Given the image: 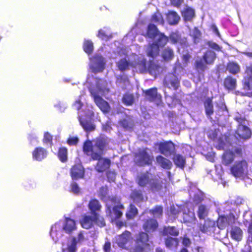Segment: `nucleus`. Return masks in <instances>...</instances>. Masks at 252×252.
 Returning a JSON list of instances; mask_svg holds the SVG:
<instances>
[{
	"mask_svg": "<svg viewBox=\"0 0 252 252\" xmlns=\"http://www.w3.org/2000/svg\"><path fill=\"white\" fill-rule=\"evenodd\" d=\"M86 140L83 145V152L85 155L90 157L93 160H97L95 169L98 172H103L108 170L111 165V160L108 158H102L104 151L108 145L107 139L104 137H98L94 141Z\"/></svg>",
	"mask_w": 252,
	"mask_h": 252,
	"instance_id": "f257e3e1",
	"label": "nucleus"
},
{
	"mask_svg": "<svg viewBox=\"0 0 252 252\" xmlns=\"http://www.w3.org/2000/svg\"><path fill=\"white\" fill-rule=\"evenodd\" d=\"M111 203V205H106V216L110 219L111 222L116 221L123 216L125 207L121 202V198L116 195L112 196Z\"/></svg>",
	"mask_w": 252,
	"mask_h": 252,
	"instance_id": "f03ea898",
	"label": "nucleus"
},
{
	"mask_svg": "<svg viewBox=\"0 0 252 252\" xmlns=\"http://www.w3.org/2000/svg\"><path fill=\"white\" fill-rule=\"evenodd\" d=\"M134 252H150L152 251L150 237L146 232L139 231L135 235Z\"/></svg>",
	"mask_w": 252,
	"mask_h": 252,
	"instance_id": "7ed1b4c3",
	"label": "nucleus"
},
{
	"mask_svg": "<svg viewBox=\"0 0 252 252\" xmlns=\"http://www.w3.org/2000/svg\"><path fill=\"white\" fill-rule=\"evenodd\" d=\"M216 58L217 55L214 51L210 49L206 50L202 55L201 59L195 61V70L198 72H204L208 68L207 65L213 64Z\"/></svg>",
	"mask_w": 252,
	"mask_h": 252,
	"instance_id": "20e7f679",
	"label": "nucleus"
},
{
	"mask_svg": "<svg viewBox=\"0 0 252 252\" xmlns=\"http://www.w3.org/2000/svg\"><path fill=\"white\" fill-rule=\"evenodd\" d=\"M148 149H139L134 154L135 163L139 166L151 165L154 160L153 157L148 152Z\"/></svg>",
	"mask_w": 252,
	"mask_h": 252,
	"instance_id": "39448f33",
	"label": "nucleus"
},
{
	"mask_svg": "<svg viewBox=\"0 0 252 252\" xmlns=\"http://www.w3.org/2000/svg\"><path fill=\"white\" fill-rule=\"evenodd\" d=\"M94 116L93 111H87L78 117L80 125L84 131L87 133L93 131L95 129V126L93 122Z\"/></svg>",
	"mask_w": 252,
	"mask_h": 252,
	"instance_id": "423d86ee",
	"label": "nucleus"
},
{
	"mask_svg": "<svg viewBox=\"0 0 252 252\" xmlns=\"http://www.w3.org/2000/svg\"><path fill=\"white\" fill-rule=\"evenodd\" d=\"M94 223L100 227H103L105 225L104 219L103 217H98L96 216L85 215L80 220L82 227L85 229L91 228Z\"/></svg>",
	"mask_w": 252,
	"mask_h": 252,
	"instance_id": "0eeeda50",
	"label": "nucleus"
},
{
	"mask_svg": "<svg viewBox=\"0 0 252 252\" xmlns=\"http://www.w3.org/2000/svg\"><path fill=\"white\" fill-rule=\"evenodd\" d=\"M248 163L245 159L237 161L230 168V173L235 177H243L248 171Z\"/></svg>",
	"mask_w": 252,
	"mask_h": 252,
	"instance_id": "6e6552de",
	"label": "nucleus"
},
{
	"mask_svg": "<svg viewBox=\"0 0 252 252\" xmlns=\"http://www.w3.org/2000/svg\"><path fill=\"white\" fill-rule=\"evenodd\" d=\"M243 88L247 92V95L252 96V64L246 66L243 80Z\"/></svg>",
	"mask_w": 252,
	"mask_h": 252,
	"instance_id": "1a4fd4ad",
	"label": "nucleus"
},
{
	"mask_svg": "<svg viewBox=\"0 0 252 252\" xmlns=\"http://www.w3.org/2000/svg\"><path fill=\"white\" fill-rule=\"evenodd\" d=\"M207 136L210 140L213 141L217 140L218 143V149L222 150L224 149L225 146L224 139H226V136L220 133L219 128L209 129L207 131Z\"/></svg>",
	"mask_w": 252,
	"mask_h": 252,
	"instance_id": "9d476101",
	"label": "nucleus"
},
{
	"mask_svg": "<svg viewBox=\"0 0 252 252\" xmlns=\"http://www.w3.org/2000/svg\"><path fill=\"white\" fill-rule=\"evenodd\" d=\"M237 220V217L231 212L228 215H219L217 220V224L220 229H223L227 226L234 224Z\"/></svg>",
	"mask_w": 252,
	"mask_h": 252,
	"instance_id": "9b49d317",
	"label": "nucleus"
},
{
	"mask_svg": "<svg viewBox=\"0 0 252 252\" xmlns=\"http://www.w3.org/2000/svg\"><path fill=\"white\" fill-rule=\"evenodd\" d=\"M235 154L241 155V148H236L234 151L230 150L225 151L221 157L222 164L225 165H228L232 163L235 159Z\"/></svg>",
	"mask_w": 252,
	"mask_h": 252,
	"instance_id": "f8f14e48",
	"label": "nucleus"
},
{
	"mask_svg": "<svg viewBox=\"0 0 252 252\" xmlns=\"http://www.w3.org/2000/svg\"><path fill=\"white\" fill-rule=\"evenodd\" d=\"M145 97L147 100L150 102L156 103L159 105L161 103L162 96L158 93V89L154 87L144 91Z\"/></svg>",
	"mask_w": 252,
	"mask_h": 252,
	"instance_id": "ddd939ff",
	"label": "nucleus"
},
{
	"mask_svg": "<svg viewBox=\"0 0 252 252\" xmlns=\"http://www.w3.org/2000/svg\"><path fill=\"white\" fill-rule=\"evenodd\" d=\"M158 149L160 153L166 156L174 155L175 152V145L171 141L160 143Z\"/></svg>",
	"mask_w": 252,
	"mask_h": 252,
	"instance_id": "4468645a",
	"label": "nucleus"
},
{
	"mask_svg": "<svg viewBox=\"0 0 252 252\" xmlns=\"http://www.w3.org/2000/svg\"><path fill=\"white\" fill-rule=\"evenodd\" d=\"M168 38L169 40L173 44H179L182 47H188L189 45L187 38L185 37H182L178 31L171 32Z\"/></svg>",
	"mask_w": 252,
	"mask_h": 252,
	"instance_id": "2eb2a0df",
	"label": "nucleus"
},
{
	"mask_svg": "<svg viewBox=\"0 0 252 252\" xmlns=\"http://www.w3.org/2000/svg\"><path fill=\"white\" fill-rule=\"evenodd\" d=\"M159 226L157 220L154 218H149L145 220L142 224V228L144 232L147 234L152 233L156 231Z\"/></svg>",
	"mask_w": 252,
	"mask_h": 252,
	"instance_id": "dca6fc26",
	"label": "nucleus"
},
{
	"mask_svg": "<svg viewBox=\"0 0 252 252\" xmlns=\"http://www.w3.org/2000/svg\"><path fill=\"white\" fill-rule=\"evenodd\" d=\"M70 174L72 180L82 179L85 176V169L81 163H75L70 168Z\"/></svg>",
	"mask_w": 252,
	"mask_h": 252,
	"instance_id": "f3484780",
	"label": "nucleus"
},
{
	"mask_svg": "<svg viewBox=\"0 0 252 252\" xmlns=\"http://www.w3.org/2000/svg\"><path fill=\"white\" fill-rule=\"evenodd\" d=\"M164 84L168 88L172 87L177 90L180 86V80L175 74L169 73L164 78Z\"/></svg>",
	"mask_w": 252,
	"mask_h": 252,
	"instance_id": "a211bd4d",
	"label": "nucleus"
},
{
	"mask_svg": "<svg viewBox=\"0 0 252 252\" xmlns=\"http://www.w3.org/2000/svg\"><path fill=\"white\" fill-rule=\"evenodd\" d=\"M105 62L101 56H95L94 58L93 64L91 66L92 71L96 74L102 72L105 68Z\"/></svg>",
	"mask_w": 252,
	"mask_h": 252,
	"instance_id": "6ab92c4d",
	"label": "nucleus"
},
{
	"mask_svg": "<svg viewBox=\"0 0 252 252\" xmlns=\"http://www.w3.org/2000/svg\"><path fill=\"white\" fill-rule=\"evenodd\" d=\"M251 129L246 126H238L234 133L235 137L238 139H248L251 137Z\"/></svg>",
	"mask_w": 252,
	"mask_h": 252,
	"instance_id": "aec40b11",
	"label": "nucleus"
},
{
	"mask_svg": "<svg viewBox=\"0 0 252 252\" xmlns=\"http://www.w3.org/2000/svg\"><path fill=\"white\" fill-rule=\"evenodd\" d=\"M88 208L92 215L101 217L98 213L101 211L102 206L97 199L92 198L90 199L88 204Z\"/></svg>",
	"mask_w": 252,
	"mask_h": 252,
	"instance_id": "412c9836",
	"label": "nucleus"
},
{
	"mask_svg": "<svg viewBox=\"0 0 252 252\" xmlns=\"http://www.w3.org/2000/svg\"><path fill=\"white\" fill-rule=\"evenodd\" d=\"M131 233L128 231H125L120 235L116 237V243L118 246L123 249L126 248V245L128 242Z\"/></svg>",
	"mask_w": 252,
	"mask_h": 252,
	"instance_id": "4be33fe9",
	"label": "nucleus"
},
{
	"mask_svg": "<svg viewBox=\"0 0 252 252\" xmlns=\"http://www.w3.org/2000/svg\"><path fill=\"white\" fill-rule=\"evenodd\" d=\"M160 49L159 45L156 42L148 44L146 50V53L148 57L153 59H156L159 55Z\"/></svg>",
	"mask_w": 252,
	"mask_h": 252,
	"instance_id": "5701e85b",
	"label": "nucleus"
},
{
	"mask_svg": "<svg viewBox=\"0 0 252 252\" xmlns=\"http://www.w3.org/2000/svg\"><path fill=\"white\" fill-rule=\"evenodd\" d=\"M150 174L148 171H146L138 175L136 179L137 185L141 187L149 186L152 179L150 177Z\"/></svg>",
	"mask_w": 252,
	"mask_h": 252,
	"instance_id": "b1692460",
	"label": "nucleus"
},
{
	"mask_svg": "<svg viewBox=\"0 0 252 252\" xmlns=\"http://www.w3.org/2000/svg\"><path fill=\"white\" fill-rule=\"evenodd\" d=\"M147 61L145 58L138 59L131 64V67L138 70L140 73H147Z\"/></svg>",
	"mask_w": 252,
	"mask_h": 252,
	"instance_id": "393cba45",
	"label": "nucleus"
},
{
	"mask_svg": "<svg viewBox=\"0 0 252 252\" xmlns=\"http://www.w3.org/2000/svg\"><path fill=\"white\" fill-rule=\"evenodd\" d=\"M63 229L66 233L71 234L77 229L75 220L70 218H65Z\"/></svg>",
	"mask_w": 252,
	"mask_h": 252,
	"instance_id": "a878e982",
	"label": "nucleus"
},
{
	"mask_svg": "<svg viewBox=\"0 0 252 252\" xmlns=\"http://www.w3.org/2000/svg\"><path fill=\"white\" fill-rule=\"evenodd\" d=\"M47 150L42 147H36L32 152V158L34 160L41 161L47 156Z\"/></svg>",
	"mask_w": 252,
	"mask_h": 252,
	"instance_id": "bb28decb",
	"label": "nucleus"
},
{
	"mask_svg": "<svg viewBox=\"0 0 252 252\" xmlns=\"http://www.w3.org/2000/svg\"><path fill=\"white\" fill-rule=\"evenodd\" d=\"M160 32L157 26L154 24L150 23L147 26L146 32L144 35L153 39L158 36Z\"/></svg>",
	"mask_w": 252,
	"mask_h": 252,
	"instance_id": "cd10ccee",
	"label": "nucleus"
},
{
	"mask_svg": "<svg viewBox=\"0 0 252 252\" xmlns=\"http://www.w3.org/2000/svg\"><path fill=\"white\" fill-rule=\"evenodd\" d=\"M149 187L152 192H158L163 189V183L160 179L153 178L151 179Z\"/></svg>",
	"mask_w": 252,
	"mask_h": 252,
	"instance_id": "c85d7f7f",
	"label": "nucleus"
},
{
	"mask_svg": "<svg viewBox=\"0 0 252 252\" xmlns=\"http://www.w3.org/2000/svg\"><path fill=\"white\" fill-rule=\"evenodd\" d=\"M230 235L232 239L239 242L243 237V232L238 226H233L230 231Z\"/></svg>",
	"mask_w": 252,
	"mask_h": 252,
	"instance_id": "c756f323",
	"label": "nucleus"
},
{
	"mask_svg": "<svg viewBox=\"0 0 252 252\" xmlns=\"http://www.w3.org/2000/svg\"><path fill=\"white\" fill-rule=\"evenodd\" d=\"M160 68V66L155 63L153 60H150L148 64L147 72L155 76L159 73Z\"/></svg>",
	"mask_w": 252,
	"mask_h": 252,
	"instance_id": "7c9ffc66",
	"label": "nucleus"
},
{
	"mask_svg": "<svg viewBox=\"0 0 252 252\" xmlns=\"http://www.w3.org/2000/svg\"><path fill=\"white\" fill-rule=\"evenodd\" d=\"M161 235L164 236H172L174 237L178 236L179 234L178 229L175 226H164L162 230L160 231Z\"/></svg>",
	"mask_w": 252,
	"mask_h": 252,
	"instance_id": "2f4dec72",
	"label": "nucleus"
},
{
	"mask_svg": "<svg viewBox=\"0 0 252 252\" xmlns=\"http://www.w3.org/2000/svg\"><path fill=\"white\" fill-rule=\"evenodd\" d=\"M237 86V80L231 76H227L223 81L224 87L228 90H234Z\"/></svg>",
	"mask_w": 252,
	"mask_h": 252,
	"instance_id": "473e14b6",
	"label": "nucleus"
},
{
	"mask_svg": "<svg viewBox=\"0 0 252 252\" xmlns=\"http://www.w3.org/2000/svg\"><path fill=\"white\" fill-rule=\"evenodd\" d=\"M157 163L163 169H170L172 167L171 161L162 156L159 155L156 157Z\"/></svg>",
	"mask_w": 252,
	"mask_h": 252,
	"instance_id": "72a5a7b5",
	"label": "nucleus"
},
{
	"mask_svg": "<svg viewBox=\"0 0 252 252\" xmlns=\"http://www.w3.org/2000/svg\"><path fill=\"white\" fill-rule=\"evenodd\" d=\"M161 56L164 62H169L174 57V52L173 49L169 47L165 48L161 52Z\"/></svg>",
	"mask_w": 252,
	"mask_h": 252,
	"instance_id": "f704fd0d",
	"label": "nucleus"
},
{
	"mask_svg": "<svg viewBox=\"0 0 252 252\" xmlns=\"http://www.w3.org/2000/svg\"><path fill=\"white\" fill-rule=\"evenodd\" d=\"M98 196L99 198L104 202L110 201L111 202L110 196L108 195V188L107 186H102L99 189Z\"/></svg>",
	"mask_w": 252,
	"mask_h": 252,
	"instance_id": "c9c22d12",
	"label": "nucleus"
},
{
	"mask_svg": "<svg viewBox=\"0 0 252 252\" xmlns=\"http://www.w3.org/2000/svg\"><path fill=\"white\" fill-rule=\"evenodd\" d=\"M94 102L101 110H108L109 105L101 96L98 95L94 96Z\"/></svg>",
	"mask_w": 252,
	"mask_h": 252,
	"instance_id": "e433bc0d",
	"label": "nucleus"
},
{
	"mask_svg": "<svg viewBox=\"0 0 252 252\" xmlns=\"http://www.w3.org/2000/svg\"><path fill=\"white\" fill-rule=\"evenodd\" d=\"M214 221L209 219L204 220L203 223H199L198 227L200 231L206 233L214 226Z\"/></svg>",
	"mask_w": 252,
	"mask_h": 252,
	"instance_id": "4c0bfd02",
	"label": "nucleus"
},
{
	"mask_svg": "<svg viewBox=\"0 0 252 252\" xmlns=\"http://www.w3.org/2000/svg\"><path fill=\"white\" fill-rule=\"evenodd\" d=\"M182 15L185 21H191L195 17V11L193 8L187 7L182 12Z\"/></svg>",
	"mask_w": 252,
	"mask_h": 252,
	"instance_id": "58836bf2",
	"label": "nucleus"
},
{
	"mask_svg": "<svg viewBox=\"0 0 252 252\" xmlns=\"http://www.w3.org/2000/svg\"><path fill=\"white\" fill-rule=\"evenodd\" d=\"M173 161L175 165L181 169H183L186 165V158L180 154H175L173 158Z\"/></svg>",
	"mask_w": 252,
	"mask_h": 252,
	"instance_id": "ea45409f",
	"label": "nucleus"
},
{
	"mask_svg": "<svg viewBox=\"0 0 252 252\" xmlns=\"http://www.w3.org/2000/svg\"><path fill=\"white\" fill-rule=\"evenodd\" d=\"M131 64H132V62H129L126 59V58H124L121 59L117 63V66L119 70L121 71H124L128 69L129 66L131 67Z\"/></svg>",
	"mask_w": 252,
	"mask_h": 252,
	"instance_id": "a19ab883",
	"label": "nucleus"
},
{
	"mask_svg": "<svg viewBox=\"0 0 252 252\" xmlns=\"http://www.w3.org/2000/svg\"><path fill=\"white\" fill-rule=\"evenodd\" d=\"M226 70L231 74L235 75L240 71V66L236 62H229L226 65Z\"/></svg>",
	"mask_w": 252,
	"mask_h": 252,
	"instance_id": "79ce46f5",
	"label": "nucleus"
},
{
	"mask_svg": "<svg viewBox=\"0 0 252 252\" xmlns=\"http://www.w3.org/2000/svg\"><path fill=\"white\" fill-rule=\"evenodd\" d=\"M57 157L62 162H65L68 159V150L64 147H60L57 152Z\"/></svg>",
	"mask_w": 252,
	"mask_h": 252,
	"instance_id": "37998d69",
	"label": "nucleus"
},
{
	"mask_svg": "<svg viewBox=\"0 0 252 252\" xmlns=\"http://www.w3.org/2000/svg\"><path fill=\"white\" fill-rule=\"evenodd\" d=\"M138 213L137 208L134 205L130 204L126 213V218L127 220H133L138 215Z\"/></svg>",
	"mask_w": 252,
	"mask_h": 252,
	"instance_id": "c03bdc74",
	"label": "nucleus"
},
{
	"mask_svg": "<svg viewBox=\"0 0 252 252\" xmlns=\"http://www.w3.org/2000/svg\"><path fill=\"white\" fill-rule=\"evenodd\" d=\"M197 213L198 217L200 220H204L209 214V210L207 206L204 204L199 205Z\"/></svg>",
	"mask_w": 252,
	"mask_h": 252,
	"instance_id": "a18cd8bd",
	"label": "nucleus"
},
{
	"mask_svg": "<svg viewBox=\"0 0 252 252\" xmlns=\"http://www.w3.org/2000/svg\"><path fill=\"white\" fill-rule=\"evenodd\" d=\"M179 240L177 238L168 237L165 240V244L169 249H176L179 246Z\"/></svg>",
	"mask_w": 252,
	"mask_h": 252,
	"instance_id": "49530a36",
	"label": "nucleus"
},
{
	"mask_svg": "<svg viewBox=\"0 0 252 252\" xmlns=\"http://www.w3.org/2000/svg\"><path fill=\"white\" fill-rule=\"evenodd\" d=\"M180 19V17L175 11L169 12L167 15V21L169 24L171 25L177 24Z\"/></svg>",
	"mask_w": 252,
	"mask_h": 252,
	"instance_id": "de8ad7c7",
	"label": "nucleus"
},
{
	"mask_svg": "<svg viewBox=\"0 0 252 252\" xmlns=\"http://www.w3.org/2000/svg\"><path fill=\"white\" fill-rule=\"evenodd\" d=\"M77 241L76 238L73 237L70 244L67 245L66 248L62 249V252H76Z\"/></svg>",
	"mask_w": 252,
	"mask_h": 252,
	"instance_id": "09e8293b",
	"label": "nucleus"
},
{
	"mask_svg": "<svg viewBox=\"0 0 252 252\" xmlns=\"http://www.w3.org/2000/svg\"><path fill=\"white\" fill-rule=\"evenodd\" d=\"M131 198L137 202H142L144 200V196L141 190L135 189L131 193Z\"/></svg>",
	"mask_w": 252,
	"mask_h": 252,
	"instance_id": "8fccbe9b",
	"label": "nucleus"
},
{
	"mask_svg": "<svg viewBox=\"0 0 252 252\" xmlns=\"http://www.w3.org/2000/svg\"><path fill=\"white\" fill-rule=\"evenodd\" d=\"M158 36L156 43L159 45V47H164L169 41L168 36H166L164 33L160 32L158 35Z\"/></svg>",
	"mask_w": 252,
	"mask_h": 252,
	"instance_id": "3c124183",
	"label": "nucleus"
},
{
	"mask_svg": "<svg viewBox=\"0 0 252 252\" xmlns=\"http://www.w3.org/2000/svg\"><path fill=\"white\" fill-rule=\"evenodd\" d=\"M84 52L88 55H91L94 50V44L91 40H85L83 45Z\"/></svg>",
	"mask_w": 252,
	"mask_h": 252,
	"instance_id": "603ef678",
	"label": "nucleus"
},
{
	"mask_svg": "<svg viewBox=\"0 0 252 252\" xmlns=\"http://www.w3.org/2000/svg\"><path fill=\"white\" fill-rule=\"evenodd\" d=\"M151 21L157 24L163 25L164 21L162 14L158 11L155 12L151 17Z\"/></svg>",
	"mask_w": 252,
	"mask_h": 252,
	"instance_id": "864d4df0",
	"label": "nucleus"
},
{
	"mask_svg": "<svg viewBox=\"0 0 252 252\" xmlns=\"http://www.w3.org/2000/svg\"><path fill=\"white\" fill-rule=\"evenodd\" d=\"M183 220L185 223L192 222L196 220L195 214L192 212H185L183 215Z\"/></svg>",
	"mask_w": 252,
	"mask_h": 252,
	"instance_id": "5fc2aeb1",
	"label": "nucleus"
},
{
	"mask_svg": "<svg viewBox=\"0 0 252 252\" xmlns=\"http://www.w3.org/2000/svg\"><path fill=\"white\" fill-rule=\"evenodd\" d=\"M97 36L102 40H108L111 39L113 35L106 30L100 29L98 31Z\"/></svg>",
	"mask_w": 252,
	"mask_h": 252,
	"instance_id": "6e6d98bb",
	"label": "nucleus"
},
{
	"mask_svg": "<svg viewBox=\"0 0 252 252\" xmlns=\"http://www.w3.org/2000/svg\"><path fill=\"white\" fill-rule=\"evenodd\" d=\"M134 101L132 94H125L122 98L123 102L126 105H131Z\"/></svg>",
	"mask_w": 252,
	"mask_h": 252,
	"instance_id": "4d7b16f0",
	"label": "nucleus"
},
{
	"mask_svg": "<svg viewBox=\"0 0 252 252\" xmlns=\"http://www.w3.org/2000/svg\"><path fill=\"white\" fill-rule=\"evenodd\" d=\"M149 213L156 217H160L163 214V208L161 206H156L154 208L149 210Z\"/></svg>",
	"mask_w": 252,
	"mask_h": 252,
	"instance_id": "13d9d810",
	"label": "nucleus"
},
{
	"mask_svg": "<svg viewBox=\"0 0 252 252\" xmlns=\"http://www.w3.org/2000/svg\"><path fill=\"white\" fill-rule=\"evenodd\" d=\"M202 33L200 31L197 27H194L192 31V37L193 42L197 43L201 37Z\"/></svg>",
	"mask_w": 252,
	"mask_h": 252,
	"instance_id": "bf43d9fd",
	"label": "nucleus"
},
{
	"mask_svg": "<svg viewBox=\"0 0 252 252\" xmlns=\"http://www.w3.org/2000/svg\"><path fill=\"white\" fill-rule=\"evenodd\" d=\"M181 58L183 64L184 65H187L191 58V55L189 51H187L182 56Z\"/></svg>",
	"mask_w": 252,
	"mask_h": 252,
	"instance_id": "052dcab7",
	"label": "nucleus"
},
{
	"mask_svg": "<svg viewBox=\"0 0 252 252\" xmlns=\"http://www.w3.org/2000/svg\"><path fill=\"white\" fill-rule=\"evenodd\" d=\"M205 110H213V104L212 98L208 97L204 102Z\"/></svg>",
	"mask_w": 252,
	"mask_h": 252,
	"instance_id": "680f3d73",
	"label": "nucleus"
},
{
	"mask_svg": "<svg viewBox=\"0 0 252 252\" xmlns=\"http://www.w3.org/2000/svg\"><path fill=\"white\" fill-rule=\"evenodd\" d=\"M52 141L53 136L48 132H45L43 139V142L44 143H48L50 145H52Z\"/></svg>",
	"mask_w": 252,
	"mask_h": 252,
	"instance_id": "e2e57ef3",
	"label": "nucleus"
},
{
	"mask_svg": "<svg viewBox=\"0 0 252 252\" xmlns=\"http://www.w3.org/2000/svg\"><path fill=\"white\" fill-rule=\"evenodd\" d=\"M70 191L73 192L74 194H78L80 192V189L79 188L78 184L73 182L70 184Z\"/></svg>",
	"mask_w": 252,
	"mask_h": 252,
	"instance_id": "0e129e2a",
	"label": "nucleus"
},
{
	"mask_svg": "<svg viewBox=\"0 0 252 252\" xmlns=\"http://www.w3.org/2000/svg\"><path fill=\"white\" fill-rule=\"evenodd\" d=\"M207 45L211 48L217 51H221V47H220L218 44L215 42H214L212 41H209L207 42Z\"/></svg>",
	"mask_w": 252,
	"mask_h": 252,
	"instance_id": "69168bd1",
	"label": "nucleus"
},
{
	"mask_svg": "<svg viewBox=\"0 0 252 252\" xmlns=\"http://www.w3.org/2000/svg\"><path fill=\"white\" fill-rule=\"evenodd\" d=\"M120 125L125 128H131L132 127V124H131L130 122L125 119H122L119 121Z\"/></svg>",
	"mask_w": 252,
	"mask_h": 252,
	"instance_id": "338daca9",
	"label": "nucleus"
},
{
	"mask_svg": "<svg viewBox=\"0 0 252 252\" xmlns=\"http://www.w3.org/2000/svg\"><path fill=\"white\" fill-rule=\"evenodd\" d=\"M107 180L109 182H114L116 178V174L114 172L108 171L106 172Z\"/></svg>",
	"mask_w": 252,
	"mask_h": 252,
	"instance_id": "774afa93",
	"label": "nucleus"
}]
</instances>
